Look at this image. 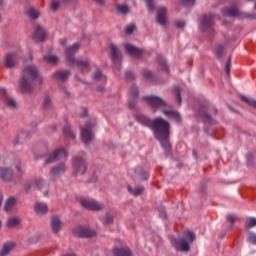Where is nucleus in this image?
<instances>
[{
  "mask_svg": "<svg viewBox=\"0 0 256 256\" xmlns=\"http://www.w3.org/2000/svg\"><path fill=\"white\" fill-rule=\"evenodd\" d=\"M0 177L3 181H9L11 180V177H13V171L11 169H1Z\"/></svg>",
  "mask_w": 256,
  "mask_h": 256,
  "instance_id": "obj_21",
  "label": "nucleus"
},
{
  "mask_svg": "<svg viewBox=\"0 0 256 256\" xmlns=\"http://www.w3.org/2000/svg\"><path fill=\"white\" fill-rule=\"evenodd\" d=\"M0 93L4 97V103H6L7 107H10V109L17 108V102H15V100L9 98V96H7V92H5V90H0Z\"/></svg>",
  "mask_w": 256,
  "mask_h": 256,
  "instance_id": "obj_16",
  "label": "nucleus"
},
{
  "mask_svg": "<svg viewBox=\"0 0 256 256\" xmlns=\"http://www.w3.org/2000/svg\"><path fill=\"white\" fill-rule=\"evenodd\" d=\"M69 77V71H58L54 74V79L57 81H67Z\"/></svg>",
  "mask_w": 256,
  "mask_h": 256,
  "instance_id": "obj_22",
  "label": "nucleus"
},
{
  "mask_svg": "<svg viewBox=\"0 0 256 256\" xmlns=\"http://www.w3.org/2000/svg\"><path fill=\"white\" fill-rule=\"evenodd\" d=\"M13 247H15V244H13V243H6L4 245L2 251L0 252V256L8 255L9 251H11V249H13Z\"/></svg>",
  "mask_w": 256,
  "mask_h": 256,
  "instance_id": "obj_27",
  "label": "nucleus"
},
{
  "mask_svg": "<svg viewBox=\"0 0 256 256\" xmlns=\"http://www.w3.org/2000/svg\"><path fill=\"white\" fill-rule=\"evenodd\" d=\"M174 93H175V99L178 105H181V91L179 90V87L174 88Z\"/></svg>",
  "mask_w": 256,
  "mask_h": 256,
  "instance_id": "obj_36",
  "label": "nucleus"
},
{
  "mask_svg": "<svg viewBox=\"0 0 256 256\" xmlns=\"http://www.w3.org/2000/svg\"><path fill=\"white\" fill-rule=\"evenodd\" d=\"M1 3H3V0H0V5H1Z\"/></svg>",
  "mask_w": 256,
  "mask_h": 256,
  "instance_id": "obj_62",
  "label": "nucleus"
},
{
  "mask_svg": "<svg viewBox=\"0 0 256 256\" xmlns=\"http://www.w3.org/2000/svg\"><path fill=\"white\" fill-rule=\"evenodd\" d=\"M129 107H130V109H133L134 105H132V103L129 102Z\"/></svg>",
  "mask_w": 256,
  "mask_h": 256,
  "instance_id": "obj_59",
  "label": "nucleus"
},
{
  "mask_svg": "<svg viewBox=\"0 0 256 256\" xmlns=\"http://www.w3.org/2000/svg\"><path fill=\"white\" fill-rule=\"evenodd\" d=\"M163 113L166 115V117H170V119H174V121L178 123L181 121V116L176 111L164 110Z\"/></svg>",
  "mask_w": 256,
  "mask_h": 256,
  "instance_id": "obj_19",
  "label": "nucleus"
},
{
  "mask_svg": "<svg viewBox=\"0 0 256 256\" xmlns=\"http://www.w3.org/2000/svg\"><path fill=\"white\" fill-rule=\"evenodd\" d=\"M101 77H103V74L101 73V71H96L94 73V79H100Z\"/></svg>",
  "mask_w": 256,
  "mask_h": 256,
  "instance_id": "obj_50",
  "label": "nucleus"
},
{
  "mask_svg": "<svg viewBox=\"0 0 256 256\" xmlns=\"http://www.w3.org/2000/svg\"><path fill=\"white\" fill-rule=\"evenodd\" d=\"M74 235L76 237H95L97 233L94 230H91L89 228L78 226L74 229Z\"/></svg>",
  "mask_w": 256,
  "mask_h": 256,
  "instance_id": "obj_8",
  "label": "nucleus"
},
{
  "mask_svg": "<svg viewBox=\"0 0 256 256\" xmlns=\"http://www.w3.org/2000/svg\"><path fill=\"white\" fill-rule=\"evenodd\" d=\"M110 49V55L114 61H121L123 59V54L121 53V50H119V47L115 44L109 45Z\"/></svg>",
  "mask_w": 256,
  "mask_h": 256,
  "instance_id": "obj_14",
  "label": "nucleus"
},
{
  "mask_svg": "<svg viewBox=\"0 0 256 256\" xmlns=\"http://www.w3.org/2000/svg\"><path fill=\"white\" fill-rule=\"evenodd\" d=\"M51 227L53 233H59V229L61 228V220H59L57 217H54L52 219Z\"/></svg>",
  "mask_w": 256,
  "mask_h": 256,
  "instance_id": "obj_24",
  "label": "nucleus"
},
{
  "mask_svg": "<svg viewBox=\"0 0 256 256\" xmlns=\"http://www.w3.org/2000/svg\"><path fill=\"white\" fill-rule=\"evenodd\" d=\"M225 71H226L227 75H229V73H231V66L226 65Z\"/></svg>",
  "mask_w": 256,
  "mask_h": 256,
  "instance_id": "obj_52",
  "label": "nucleus"
},
{
  "mask_svg": "<svg viewBox=\"0 0 256 256\" xmlns=\"http://www.w3.org/2000/svg\"><path fill=\"white\" fill-rule=\"evenodd\" d=\"M147 177H149V175H148V174H146V177H145V179H147Z\"/></svg>",
  "mask_w": 256,
  "mask_h": 256,
  "instance_id": "obj_61",
  "label": "nucleus"
},
{
  "mask_svg": "<svg viewBox=\"0 0 256 256\" xmlns=\"http://www.w3.org/2000/svg\"><path fill=\"white\" fill-rule=\"evenodd\" d=\"M63 171H65V164H60L59 167L51 170V175H59V173H62Z\"/></svg>",
  "mask_w": 256,
  "mask_h": 256,
  "instance_id": "obj_30",
  "label": "nucleus"
},
{
  "mask_svg": "<svg viewBox=\"0 0 256 256\" xmlns=\"http://www.w3.org/2000/svg\"><path fill=\"white\" fill-rule=\"evenodd\" d=\"M111 221H113V217L106 216V218L104 219V225H109V223H111Z\"/></svg>",
  "mask_w": 256,
  "mask_h": 256,
  "instance_id": "obj_49",
  "label": "nucleus"
},
{
  "mask_svg": "<svg viewBox=\"0 0 256 256\" xmlns=\"http://www.w3.org/2000/svg\"><path fill=\"white\" fill-rule=\"evenodd\" d=\"M138 121L146 127H152L156 139L160 141L164 149H169V147H171L169 144V122L163 120L162 118L150 120L145 116L138 117Z\"/></svg>",
  "mask_w": 256,
  "mask_h": 256,
  "instance_id": "obj_1",
  "label": "nucleus"
},
{
  "mask_svg": "<svg viewBox=\"0 0 256 256\" xmlns=\"http://www.w3.org/2000/svg\"><path fill=\"white\" fill-rule=\"evenodd\" d=\"M128 191L129 193H132V195H141V193H143V187H139V188H136V189H131V187H128Z\"/></svg>",
  "mask_w": 256,
  "mask_h": 256,
  "instance_id": "obj_39",
  "label": "nucleus"
},
{
  "mask_svg": "<svg viewBox=\"0 0 256 256\" xmlns=\"http://www.w3.org/2000/svg\"><path fill=\"white\" fill-rule=\"evenodd\" d=\"M60 5H61V1H59V0H51V2H50V9H51V11H57V9H59Z\"/></svg>",
  "mask_w": 256,
  "mask_h": 256,
  "instance_id": "obj_32",
  "label": "nucleus"
},
{
  "mask_svg": "<svg viewBox=\"0 0 256 256\" xmlns=\"http://www.w3.org/2000/svg\"><path fill=\"white\" fill-rule=\"evenodd\" d=\"M13 205H15V198L10 197L5 203V211H11V209H13Z\"/></svg>",
  "mask_w": 256,
  "mask_h": 256,
  "instance_id": "obj_28",
  "label": "nucleus"
},
{
  "mask_svg": "<svg viewBox=\"0 0 256 256\" xmlns=\"http://www.w3.org/2000/svg\"><path fill=\"white\" fill-rule=\"evenodd\" d=\"M45 37H47V31H45L41 25H38L34 32L33 40L36 43H41L42 41H45Z\"/></svg>",
  "mask_w": 256,
  "mask_h": 256,
  "instance_id": "obj_10",
  "label": "nucleus"
},
{
  "mask_svg": "<svg viewBox=\"0 0 256 256\" xmlns=\"http://www.w3.org/2000/svg\"><path fill=\"white\" fill-rule=\"evenodd\" d=\"M19 223H21V220H19V218H10L7 221V225L9 227H17V225H19Z\"/></svg>",
  "mask_w": 256,
  "mask_h": 256,
  "instance_id": "obj_31",
  "label": "nucleus"
},
{
  "mask_svg": "<svg viewBox=\"0 0 256 256\" xmlns=\"http://www.w3.org/2000/svg\"><path fill=\"white\" fill-rule=\"evenodd\" d=\"M213 16L211 15H203L199 22V28L200 31H208L209 33H212L214 31L213 29Z\"/></svg>",
  "mask_w": 256,
  "mask_h": 256,
  "instance_id": "obj_5",
  "label": "nucleus"
},
{
  "mask_svg": "<svg viewBox=\"0 0 256 256\" xmlns=\"http://www.w3.org/2000/svg\"><path fill=\"white\" fill-rule=\"evenodd\" d=\"M57 159H67V151L64 149L56 150L54 154L47 159V163H53V161H57Z\"/></svg>",
  "mask_w": 256,
  "mask_h": 256,
  "instance_id": "obj_15",
  "label": "nucleus"
},
{
  "mask_svg": "<svg viewBox=\"0 0 256 256\" xmlns=\"http://www.w3.org/2000/svg\"><path fill=\"white\" fill-rule=\"evenodd\" d=\"M124 51L131 57H135L136 59H139L145 53V50L137 48L133 44L126 43L124 44Z\"/></svg>",
  "mask_w": 256,
  "mask_h": 256,
  "instance_id": "obj_6",
  "label": "nucleus"
},
{
  "mask_svg": "<svg viewBox=\"0 0 256 256\" xmlns=\"http://www.w3.org/2000/svg\"><path fill=\"white\" fill-rule=\"evenodd\" d=\"M151 72L147 71L144 76L146 77V79H149V77H151Z\"/></svg>",
  "mask_w": 256,
  "mask_h": 256,
  "instance_id": "obj_54",
  "label": "nucleus"
},
{
  "mask_svg": "<svg viewBox=\"0 0 256 256\" xmlns=\"http://www.w3.org/2000/svg\"><path fill=\"white\" fill-rule=\"evenodd\" d=\"M26 15L27 17H29V19L36 21V19L41 17V12L35 9L34 7H32V8H29V10L26 12Z\"/></svg>",
  "mask_w": 256,
  "mask_h": 256,
  "instance_id": "obj_18",
  "label": "nucleus"
},
{
  "mask_svg": "<svg viewBox=\"0 0 256 256\" xmlns=\"http://www.w3.org/2000/svg\"><path fill=\"white\" fill-rule=\"evenodd\" d=\"M31 61H33V56L32 55H29L27 58L22 59L23 63H31Z\"/></svg>",
  "mask_w": 256,
  "mask_h": 256,
  "instance_id": "obj_45",
  "label": "nucleus"
},
{
  "mask_svg": "<svg viewBox=\"0 0 256 256\" xmlns=\"http://www.w3.org/2000/svg\"><path fill=\"white\" fill-rule=\"evenodd\" d=\"M15 59H17V55L15 53H7L4 56L5 65H15Z\"/></svg>",
  "mask_w": 256,
  "mask_h": 256,
  "instance_id": "obj_20",
  "label": "nucleus"
},
{
  "mask_svg": "<svg viewBox=\"0 0 256 256\" xmlns=\"http://www.w3.org/2000/svg\"><path fill=\"white\" fill-rule=\"evenodd\" d=\"M113 253L114 256H131V250H129V248H114Z\"/></svg>",
  "mask_w": 256,
  "mask_h": 256,
  "instance_id": "obj_23",
  "label": "nucleus"
},
{
  "mask_svg": "<svg viewBox=\"0 0 256 256\" xmlns=\"http://www.w3.org/2000/svg\"><path fill=\"white\" fill-rule=\"evenodd\" d=\"M34 211L37 213V215H45V213L48 211L47 204L45 203H36L34 206Z\"/></svg>",
  "mask_w": 256,
  "mask_h": 256,
  "instance_id": "obj_17",
  "label": "nucleus"
},
{
  "mask_svg": "<svg viewBox=\"0 0 256 256\" xmlns=\"http://www.w3.org/2000/svg\"><path fill=\"white\" fill-rule=\"evenodd\" d=\"M39 77V72H37V69H35L34 66H26V68L23 70V77L20 81L21 89L25 91L29 87V83L31 81H35Z\"/></svg>",
  "mask_w": 256,
  "mask_h": 256,
  "instance_id": "obj_4",
  "label": "nucleus"
},
{
  "mask_svg": "<svg viewBox=\"0 0 256 256\" xmlns=\"http://www.w3.org/2000/svg\"><path fill=\"white\" fill-rule=\"evenodd\" d=\"M81 137H82L83 143H89V141L93 139L91 124H87L86 127L81 130Z\"/></svg>",
  "mask_w": 256,
  "mask_h": 256,
  "instance_id": "obj_13",
  "label": "nucleus"
},
{
  "mask_svg": "<svg viewBox=\"0 0 256 256\" xmlns=\"http://www.w3.org/2000/svg\"><path fill=\"white\" fill-rule=\"evenodd\" d=\"M79 47H80L79 43H75L66 49L65 55L68 63H71L72 65H89L91 61H89V59L87 58L75 59V53L79 51Z\"/></svg>",
  "mask_w": 256,
  "mask_h": 256,
  "instance_id": "obj_3",
  "label": "nucleus"
},
{
  "mask_svg": "<svg viewBox=\"0 0 256 256\" xmlns=\"http://www.w3.org/2000/svg\"><path fill=\"white\" fill-rule=\"evenodd\" d=\"M49 105H51V99L47 97L44 99L43 107H49Z\"/></svg>",
  "mask_w": 256,
  "mask_h": 256,
  "instance_id": "obj_47",
  "label": "nucleus"
},
{
  "mask_svg": "<svg viewBox=\"0 0 256 256\" xmlns=\"http://www.w3.org/2000/svg\"><path fill=\"white\" fill-rule=\"evenodd\" d=\"M138 96H139V90L137 89L136 86H132L131 91H130L131 99H137Z\"/></svg>",
  "mask_w": 256,
  "mask_h": 256,
  "instance_id": "obj_35",
  "label": "nucleus"
},
{
  "mask_svg": "<svg viewBox=\"0 0 256 256\" xmlns=\"http://www.w3.org/2000/svg\"><path fill=\"white\" fill-rule=\"evenodd\" d=\"M81 117H87V109H84V113L81 115Z\"/></svg>",
  "mask_w": 256,
  "mask_h": 256,
  "instance_id": "obj_56",
  "label": "nucleus"
},
{
  "mask_svg": "<svg viewBox=\"0 0 256 256\" xmlns=\"http://www.w3.org/2000/svg\"><path fill=\"white\" fill-rule=\"evenodd\" d=\"M223 14L227 15L228 17H237V15H239V9H237V8H225L223 10Z\"/></svg>",
  "mask_w": 256,
  "mask_h": 256,
  "instance_id": "obj_25",
  "label": "nucleus"
},
{
  "mask_svg": "<svg viewBox=\"0 0 256 256\" xmlns=\"http://www.w3.org/2000/svg\"><path fill=\"white\" fill-rule=\"evenodd\" d=\"M82 207L85 209H89L90 211H99L101 210V204H98L94 200L91 199H82L80 200Z\"/></svg>",
  "mask_w": 256,
  "mask_h": 256,
  "instance_id": "obj_9",
  "label": "nucleus"
},
{
  "mask_svg": "<svg viewBox=\"0 0 256 256\" xmlns=\"http://www.w3.org/2000/svg\"><path fill=\"white\" fill-rule=\"evenodd\" d=\"M133 31H135V25H133V24H131L125 28V33L127 35H131V33H133Z\"/></svg>",
  "mask_w": 256,
  "mask_h": 256,
  "instance_id": "obj_41",
  "label": "nucleus"
},
{
  "mask_svg": "<svg viewBox=\"0 0 256 256\" xmlns=\"http://www.w3.org/2000/svg\"><path fill=\"white\" fill-rule=\"evenodd\" d=\"M157 63L159 65H167V60L163 56H158L157 57Z\"/></svg>",
  "mask_w": 256,
  "mask_h": 256,
  "instance_id": "obj_43",
  "label": "nucleus"
},
{
  "mask_svg": "<svg viewBox=\"0 0 256 256\" xmlns=\"http://www.w3.org/2000/svg\"><path fill=\"white\" fill-rule=\"evenodd\" d=\"M0 227H1V222H0Z\"/></svg>",
  "mask_w": 256,
  "mask_h": 256,
  "instance_id": "obj_63",
  "label": "nucleus"
},
{
  "mask_svg": "<svg viewBox=\"0 0 256 256\" xmlns=\"http://www.w3.org/2000/svg\"><path fill=\"white\" fill-rule=\"evenodd\" d=\"M98 5H105V0H94Z\"/></svg>",
  "mask_w": 256,
  "mask_h": 256,
  "instance_id": "obj_53",
  "label": "nucleus"
},
{
  "mask_svg": "<svg viewBox=\"0 0 256 256\" xmlns=\"http://www.w3.org/2000/svg\"><path fill=\"white\" fill-rule=\"evenodd\" d=\"M117 9L122 15H127V13H129V7L127 5H119Z\"/></svg>",
  "mask_w": 256,
  "mask_h": 256,
  "instance_id": "obj_37",
  "label": "nucleus"
},
{
  "mask_svg": "<svg viewBox=\"0 0 256 256\" xmlns=\"http://www.w3.org/2000/svg\"><path fill=\"white\" fill-rule=\"evenodd\" d=\"M245 225H246L247 229H251V227H255V225H256V218H248L246 220Z\"/></svg>",
  "mask_w": 256,
  "mask_h": 256,
  "instance_id": "obj_34",
  "label": "nucleus"
},
{
  "mask_svg": "<svg viewBox=\"0 0 256 256\" xmlns=\"http://www.w3.org/2000/svg\"><path fill=\"white\" fill-rule=\"evenodd\" d=\"M64 135H66V137H70V139H75V134L73 133V131H71V128L69 126L64 128Z\"/></svg>",
  "mask_w": 256,
  "mask_h": 256,
  "instance_id": "obj_38",
  "label": "nucleus"
},
{
  "mask_svg": "<svg viewBox=\"0 0 256 256\" xmlns=\"http://www.w3.org/2000/svg\"><path fill=\"white\" fill-rule=\"evenodd\" d=\"M60 45H62L63 47H65L67 45V40L65 38L61 39L59 41Z\"/></svg>",
  "mask_w": 256,
  "mask_h": 256,
  "instance_id": "obj_51",
  "label": "nucleus"
},
{
  "mask_svg": "<svg viewBox=\"0 0 256 256\" xmlns=\"http://www.w3.org/2000/svg\"><path fill=\"white\" fill-rule=\"evenodd\" d=\"M226 65H231V61L229 60V61L226 63Z\"/></svg>",
  "mask_w": 256,
  "mask_h": 256,
  "instance_id": "obj_60",
  "label": "nucleus"
},
{
  "mask_svg": "<svg viewBox=\"0 0 256 256\" xmlns=\"http://www.w3.org/2000/svg\"><path fill=\"white\" fill-rule=\"evenodd\" d=\"M74 169H76L77 173L83 175L87 171V166L85 165V159L83 158H74Z\"/></svg>",
  "mask_w": 256,
  "mask_h": 256,
  "instance_id": "obj_11",
  "label": "nucleus"
},
{
  "mask_svg": "<svg viewBox=\"0 0 256 256\" xmlns=\"http://www.w3.org/2000/svg\"><path fill=\"white\" fill-rule=\"evenodd\" d=\"M176 26H178L179 29H183V27L185 26V21H181V20L176 21Z\"/></svg>",
  "mask_w": 256,
  "mask_h": 256,
  "instance_id": "obj_46",
  "label": "nucleus"
},
{
  "mask_svg": "<svg viewBox=\"0 0 256 256\" xmlns=\"http://www.w3.org/2000/svg\"><path fill=\"white\" fill-rule=\"evenodd\" d=\"M248 241L253 243V245H256V234L250 233L248 236Z\"/></svg>",
  "mask_w": 256,
  "mask_h": 256,
  "instance_id": "obj_44",
  "label": "nucleus"
},
{
  "mask_svg": "<svg viewBox=\"0 0 256 256\" xmlns=\"http://www.w3.org/2000/svg\"><path fill=\"white\" fill-rule=\"evenodd\" d=\"M146 5L149 9V11H154L155 10V4H153V0H145Z\"/></svg>",
  "mask_w": 256,
  "mask_h": 256,
  "instance_id": "obj_42",
  "label": "nucleus"
},
{
  "mask_svg": "<svg viewBox=\"0 0 256 256\" xmlns=\"http://www.w3.org/2000/svg\"><path fill=\"white\" fill-rule=\"evenodd\" d=\"M71 1H73V0H62V2L65 4L71 3Z\"/></svg>",
  "mask_w": 256,
  "mask_h": 256,
  "instance_id": "obj_57",
  "label": "nucleus"
},
{
  "mask_svg": "<svg viewBox=\"0 0 256 256\" xmlns=\"http://www.w3.org/2000/svg\"><path fill=\"white\" fill-rule=\"evenodd\" d=\"M144 101L153 109H159V107H165V105H167L165 101L156 96H146L144 97Z\"/></svg>",
  "mask_w": 256,
  "mask_h": 256,
  "instance_id": "obj_7",
  "label": "nucleus"
},
{
  "mask_svg": "<svg viewBox=\"0 0 256 256\" xmlns=\"http://www.w3.org/2000/svg\"><path fill=\"white\" fill-rule=\"evenodd\" d=\"M227 221H229V223H235V215L233 214L228 215Z\"/></svg>",
  "mask_w": 256,
  "mask_h": 256,
  "instance_id": "obj_48",
  "label": "nucleus"
},
{
  "mask_svg": "<svg viewBox=\"0 0 256 256\" xmlns=\"http://www.w3.org/2000/svg\"><path fill=\"white\" fill-rule=\"evenodd\" d=\"M156 21L159 25H165L167 23V8L159 7L156 14Z\"/></svg>",
  "mask_w": 256,
  "mask_h": 256,
  "instance_id": "obj_12",
  "label": "nucleus"
},
{
  "mask_svg": "<svg viewBox=\"0 0 256 256\" xmlns=\"http://www.w3.org/2000/svg\"><path fill=\"white\" fill-rule=\"evenodd\" d=\"M183 7H191L195 5V0H181Z\"/></svg>",
  "mask_w": 256,
  "mask_h": 256,
  "instance_id": "obj_40",
  "label": "nucleus"
},
{
  "mask_svg": "<svg viewBox=\"0 0 256 256\" xmlns=\"http://www.w3.org/2000/svg\"><path fill=\"white\" fill-rule=\"evenodd\" d=\"M214 53L218 59H221L225 53V47H223L221 44L217 45L214 49Z\"/></svg>",
  "mask_w": 256,
  "mask_h": 256,
  "instance_id": "obj_26",
  "label": "nucleus"
},
{
  "mask_svg": "<svg viewBox=\"0 0 256 256\" xmlns=\"http://www.w3.org/2000/svg\"><path fill=\"white\" fill-rule=\"evenodd\" d=\"M131 77H133V74L131 72H128L126 74V79H131Z\"/></svg>",
  "mask_w": 256,
  "mask_h": 256,
  "instance_id": "obj_55",
  "label": "nucleus"
},
{
  "mask_svg": "<svg viewBox=\"0 0 256 256\" xmlns=\"http://www.w3.org/2000/svg\"><path fill=\"white\" fill-rule=\"evenodd\" d=\"M1 203H3V195L2 194H0V205H1Z\"/></svg>",
  "mask_w": 256,
  "mask_h": 256,
  "instance_id": "obj_58",
  "label": "nucleus"
},
{
  "mask_svg": "<svg viewBox=\"0 0 256 256\" xmlns=\"http://www.w3.org/2000/svg\"><path fill=\"white\" fill-rule=\"evenodd\" d=\"M44 59L47 63H58L59 61V57H57V55H46Z\"/></svg>",
  "mask_w": 256,
  "mask_h": 256,
  "instance_id": "obj_29",
  "label": "nucleus"
},
{
  "mask_svg": "<svg viewBox=\"0 0 256 256\" xmlns=\"http://www.w3.org/2000/svg\"><path fill=\"white\" fill-rule=\"evenodd\" d=\"M242 101H244V103H248V105H250L251 107H254V109H256V101L251 99V98H247L245 96H241Z\"/></svg>",
  "mask_w": 256,
  "mask_h": 256,
  "instance_id": "obj_33",
  "label": "nucleus"
},
{
  "mask_svg": "<svg viewBox=\"0 0 256 256\" xmlns=\"http://www.w3.org/2000/svg\"><path fill=\"white\" fill-rule=\"evenodd\" d=\"M183 239H172L171 243L177 251L187 252L189 251V243H193L195 234L191 231H185Z\"/></svg>",
  "mask_w": 256,
  "mask_h": 256,
  "instance_id": "obj_2",
  "label": "nucleus"
}]
</instances>
